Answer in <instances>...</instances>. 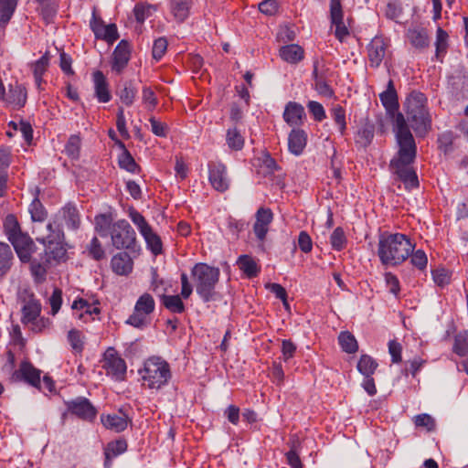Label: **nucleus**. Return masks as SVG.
<instances>
[{
  "label": "nucleus",
  "instance_id": "nucleus-1",
  "mask_svg": "<svg viewBox=\"0 0 468 468\" xmlns=\"http://www.w3.org/2000/svg\"><path fill=\"white\" fill-rule=\"evenodd\" d=\"M379 99L392 122L399 144L398 154L390 162L392 173L406 188L417 187L418 176L411 166L416 157L417 147L404 115L399 112L398 94L392 80H388L386 90L379 94Z\"/></svg>",
  "mask_w": 468,
  "mask_h": 468
},
{
  "label": "nucleus",
  "instance_id": "nucleus-2",
  "mask_svg": "<svg viewBox=\"0 0 468 468\" xmlns=\"http://www.w3.org/2000/svg\"><path fill=\"white\" fill-rule=\"evenodd\" d=\"M415 249V244L403 233L384 232L379 235L378 256L386 266H398L404 262Z\"/></svg>",
  "mask_w": 468,
  "mask_h": 468
},
{
  "label": "nucleus",
  "instance_id": "nucleus-3",
  "mask_svg": "<svg viewBox=\"0 0 468 468\" xmlns=\"http://www.w3.org/2000/svg\"><path fill=\"white\" fill-rule=\"evenodd\" d=\"M427 97L412 91L405 101L407 120L418 136H425L431 127V116L427 108Z\"/></svg>",
  "mask_w": 468,
  "mask_h": 468
},
{
  "label": "nucleus",
  "instance_id": "nucleus-4",
  "mask_svg": "<svg viewBox=\"0 0 468 468\" xmlns=\"http://www.w3.org/2000/svg\"><path fill=\"white\" fill-rule=\"evenodd\" d=\"M196 292L204 303L216 299V285L218 282L220 271L218 268L206 263H197L191 270Z\"/></svg>",
  "mask_w": 468,
  "mask_h": 468
},
{
  "label": "nucleus",
  "instance_id": "nucleus-5",
  "mask_svg": "<svg viewBox=\"0 0 468 468\" xmlns=\"http://www.w3.org/2000/svg\"><path fill=\"white\" fill-rule=\"evenodd\" d=\"M144 385L150 389H160L166 386L172 378L169 364L159 356L148 358L140 372Z\"/></svg>",
  "mask_w": 468,
  "mask_h": 468
},
{
  "label": "nucleus",
  "instance_id": "nucleus-6",
  "mask_svg": "<svg viewBox=\"0 0 468 468\" xmlns=\"http://www.w3.org/2000/svg\"><path fill=\"white\" fill-rule=\"evenodd\" d=\"M47 234H37L36 239L45 247L47 261L60 262L67 259V250L64 245V234L58 225L53 226L48 222L46 225Z\"/></svg>",
  "mask_w": 468,
  "mask_h": 468
},
{
  "label": "nucleus",
  "instance_id": "nucleus-7",
  "mask_svg": "<svg viewBox=\"0 0 468 468\" xmlns=\"http://www.w3.org/2000/svg\"><path fill=\"white\" fill-rule=\"evenodd\" d=\"M155 310L154 297L144 292L135 302L133 311L125 321V324L136 329L144 330L152 324V315Z\"/></svg>",
  "mask_w": 468,
  "mask_h": 468
},
{
  "label": "nucleus",
  "instance_id": "nucleus-8",
  "mask_svg": "<svg viewBox=\"0 0 468 468\" xmlns=\"http://www.w3.org/2000/svg\"><path fill=\"white\" fill-rule=\"evenodd\" d=\"M102 367L106 375L113 381L121 382L125 380L127 365L114 347H108L105 350L102 357Z\"/></svg>",
  "mask_w": 468,
  "mask_h": 468
},
{
  "label": "nucleus",
  "instance_id": "nucleus-9",
  "mask_svg": "<svg viewBox=\"0 0 468 468\" xmlns=\"http://www.w3.org/2000/svg\"><path fill=\"white\" fill-rule=\"evenodd\" d=\"M110 234L112 245L116 249H132L134 246L135 231L125 219L114 222Z\"/></svg>",
  "mask_w": 468,
  "mask_h": 468
},
{
  "label": "nucleus",
  "instance_id": "nucleus-10",
  "mask_svg": "<svg viewBox=\"0 0 468 468\" xmlns=\"http://www.w3.org/2000/svg\"><path fill=\"white\" fill-rule=\"evenodd\" d=\"M71 310L72 316L84 324L96 320L101 314L100 303L97 300L90 302L80 297L73 301Z\"/></svg>",
  "mask_w": 468,
  "mask_h": 468
},
{
  "label": "nucleus",
  "instance_id": "nucleus-11",
  "mask_svg": "<svg viewBox=\"0 0 468 468\" xmlns=\"http://www.w3.org/2000/svg\"><path fill=\"white\" fill-rule=\"evenodd\" d=\"M208 181L211 186L218 191L225 192L230 186V177L227 166L220 161H210L207 164Z\"/></svg>",
  "mask_w": 468,
  "mask_h": 468
},
{
  "label": "nucleus",
  "instance_id": "nucleus-12",
  "mask_svg": "<svg viewBox=\"0 0 468 468\" xmlns=\"http://www.w3.org/2000/svg\"><path fill=\"white\" fill-rule=\"evenodd\" d=\"M90 26L96 38L105 40L109 44H112L119 38L116 25H105L103 20L95 12L92 13Z\"/></svg>",
  "mask_w": 468,
  "mask_h": 468
},
{
  "label": "nucleus",
  "instance_id": "nucleus-13",
  "mask_svg": "<svg viewBox=\"0 0 468 468\" xmlns=\"http://www.w3.org/2000/svg\"><path fill=\"white\" fill-rule=\"evenodd\" d=\"M197 0H166L168 14L176 23L185 22L192 14Z\"/></svg>",
  "mask_w": 468,
  "mask_h": 468
},
{
  "label": "nucleus",
  "instance_id": "nucleus-14",
  "mask_svg": "<svg viewBox=\"0 0 468 468\" xmlns=\"http://www.w3.org/2000/svg\"><path fill=\"white\" fill-rule=\"evenodd\" d=\"M273 220V213L269 207H261L255 214L253 232L260 241H264Z\"/></svg>",
  "mask_w": 468,
  "mask_h": 468
},
{
  "label": "nucleus",
  "instance_id": "nucleus-15",
  "mask_svg": "<svg viewBox=\"0 0 468 468\" xmlns=\"http://www.w3.org/2000/svg\"><path fill=\"white\" fill-rule=\"evenodd\" d=\"M68 410L84 420H93L96 418L97 410L86 398H77L67 403Z\"/></svg>",
  "mask_w": 468,
  "mask_h": 468
},
{
  "label": "nucleus",
  "instance_id": "nucleus-16",
  "mask_svg": "<svg viewBox=\"0 0 468 468\" xmlns=\"http://www.w3.org/2000/svg\"><path fill=\"white\" fill-rule=\"evenodd\" d=\"M40 375L41 371L39 369L34 367L31 363L23 361L19 368L14 372L13 378L16 381H25L35 388L42 389Z\"/></svg>",
  "mask_w": 468,
  "mask_h": 468
},
{
  "label": "nucleus",
  "instance_id": "nucleus-17",
  "mask_svg": "<svg viewBox=\"0 0 468 468\" xmlns=\"http://www.w3.org/2000/svg\"><path fill=\"white\" fill-rule=\"evenodd\" d=\"M330 19L335 27V37L343 42L349 35L347 27L344 24V13L340 0H330Z\"/></svg>",
  "mask_w": 468,
  "mask_h": 468
},
{
  "label": "nucleus",
  "instance_id": "nucleus-18",
  "mask_svg": "<svg viewBox=\"0 0 468 468\" xmlns=\"http://www.w3.org/2000/svg\"><path fill=\"white\" fill-rule=\"evenodd\" d=\"M253 165L258 175L264 178L272 180V176L276 172L280 171V166L276 164V161L267 152H261L253 160Z\"/></svg>",
  "mask_w": 468,
  "mask_h": 468
},
{
  "label": "nucleus",
  "instance_id": "nucleus-19",
  "mask_svg": "<svg viewBox=\"0 0 468 468\" xmlns=\"http://www.w3.org/2000/svg\"><path fill=\"white\" fill-rule=\"evenodd\" d=\"M388 41L382 37H375L367 47V56L372 67H378L384 59Z\"/></svg>",
  "mask_w": 468,
  "mask_h": 468
},
{
  "label": "nucleus",
  "instance_id": "nucleus-20",
  "mask_svg": "<svg viewBox=\"0 0 468 468\" xmlns=\"http://www.w3.org/2000/svg\"><path fill=\"white\" fill-rule=\"evenodd\" d=\"M8 240L13 245L22 262H27L30 261L33 241L28 235L21 231Z\"/></svg>",
  "mask_w": 468,
  "mask_h": 468
},
{
  "label": "nucleus",
  "instance_id": "nucleus-21",
  "mask_svg": "<svg viewBox=\"0 0 468 468\" xmlns=\"http://www.w3.org/2000/svg\"><path fill=\"white\" fill-rule=\"evenodd\" d=\"M284 122L291 127H300L306 118L304 108L295 101H289L282 114Z\"/></svg>",
  "mask_w": 468,
  "mask_h": 468
},
{
  "label": "nucleus",
  "instance_id": "nucleus-22",
  "mask_svg": "<svg viewBox=\"0 0 468 468\" xmlns=\"http://www.w3.org/2000/svg\"><path fill=\"white\" fill-rule=\"evenodd\" d=\"M130 46L125 40H122L115 48L112 54V69L121 73L130 60Z\"/></svg>",
  "mask_w": 468,
  "mask_h": 468
},
{
  "label": "nucleus",
  "instance_id": "nucleus-23",
  "mask_svg": "<svg viewBox=\"0 0 468 468\" xmlns=\"http://www.w3.org/2000/svg\"><path fill=\"white\" fill-rule=\"evenodd\" d=\"M27 93L26 88L18 83L10 85L8 93L5 95L4 101L7 103L13 110H20L27 102Z\"/></svg>",
  "mask_w": 468,
  "mask_h": 468
},
{
  "label": "nucleus",
  "instance_id": "nucleus-24",
  "mask_svg": "<svg viewBox=\"0 0 468 468\" xmlns=\"http://www.w3.org/2000/svg\"><path fill=\"white\" fill-rule=\"evenodd\" d=\"M101 421L106 429L112 430L115 432H122L127 428L129 420L124 412L119 411L110 414H102L101 416Z\"/></svg>",
  "mask_w": 468,
  "mask_h": 468
},
{
  "label": "nucleus",
  "instance_id": "nucleus-25",
  "mask_svg": "<svg viewBox=\"0 0 468 468\" xmlns=\"http://www.w3.org/2000/svg\"><path fill=\"white\" fill-rule=\"evenodd\" d=\"M111 267L115 274L127 276L133 271V261L127 252H119L112 256Z\"/></svg>",
  "mask_w": 468,
  "mask_h": 468
},
{
  "label": "nucleus",
  "instance_id": "nucleus-26",
  "mask_svg": "<svg viewBox=\"0 0 468 468\" xmlns=\"http://www.w3.org/2000/svg\"><path fill=\"white\" fill-rule=\"evenodd\" d=\"M95 97L100 102H109L112 99V94L109 90V83L104 74L97 70L92 75Z\"/></svg>",
  "mask_w": 468,
  "mask_h": 468
},
{
  "label": "nucleus",
  "instance_id": "nucleus-27",
  "mask_svg": "<svg viewBox=\"0 0 468 468\" xmlns=\"http://www.w3.org/2000/svg\"><path fill=\"white\" fill-rule=\"evenodd\" d=\"M307 144V133L302 129L293 128L288 136V148L290 153L300 155Z\"/></svg>",
  "mask_w": 468,
  "mask_h": 468
},
{
  "label": "nucleus",
  "instance_id": "nucleus-28",
  "mask_svg": "<svg viewBox=\"0 0 468 468\" xmlns=\"http://www.w3.org/2000/svg\"><path fill=\"white\" fill-rule=\"evenodd\" d=\"M406 36L410 43L417 49L422 50L429 47L430 38L427 30L423 27L409 28Z\"/></svg>",
  "mask_w": 468,
  "mask_h": 468
},
{
  "label": "nucleus",
  "instance_id": "nucleus-29",
  "mask_svg": "<svg viewBox=\"0 0 468 468\" xmlns=\"http://www.w3.org/2000/svg\"><path fill=\"white\" fill-rule=\"evenodd\" d=\"M282 60L290 64H297L304 58L303 48L297 44H289L282 46L279 50Z\"/></svg>",
  "mask_w": 468,
  "mask_h": 468
},
{
  "label": "nucleus",
  "instance_id": "nucleus-30",
  "mask_svg": "<svg viewBox=\"0 0 468 468\" xmlns=\"http://www.w3.org/2000/svg\"><path fill=\"white\" fill-rule=\"evenodd\" d=\"M42 306L38 300L35 298L29 299L22 307L21 322L24 325L34 322L41 314Z\"/></svg>",
  "mask_w": 468,
  "mask_h": 468
},
{
  "label": "nucleus",
  "instance_id": "nucleus-31",
  "mask_svg": "<svg viewBox=\"0 0 468 468\" xmlns=\"http://www.w3.org/2000/svg\"><path fill=\"white\" fill-rule=\"evenodd\" d=\"M237 265L247 278L257 277L261 271V268L257 261L250 255H240L237 260Z\"/></svg>",
  "mask_w": 468,
  "mask_h": 468
},
{
  "label": "nucleus",
  "instance_id": "nucleus-32",
  "mask_svg": "<svg viewBox=\"0 0 468 468\" xmlns=\"http://www.w3.org/2000/svg\"><path fill=\"white\" fill-rule=\"evenodd\" d=\"M117 145L122 149V153L119 155L118 159L120 167L133 174L139 173L140 167L130 152L125 148L124 144L117 141Z\"/></svg>",
  "mask_w": 468,
  "mask_h": 468
},
{
  "label": "nucleus",
  "instance_id": "nucleus-33",
  "mask_svg": "<svg viewBox=\"0 0 468 468\" xmlns=\"http://www.w3.org/2000/svg\"><path fill=\"white\" fill-rule=\"evenodd\" d=\"M313 77L317 92L324 97L331 98L334 95V91L327 84L324 74L319 71L317 62L314 64Z\"/></svg>",
  "mask_w": 468,
  "mask_h": 468
},
{
  "label": "nucleus",
  "instance_id": "nucleus-34",
  "mask_svg": "<svg viewBox=\"0 0 468 468\" xmlns=\"http://www.w3.org/2000/svg\"><path fill=\"white\" fill-rule=\"evenodd\" d=\"M13 259L14 255L10 246L5 242H0V278L9 271Z\"/></svg>",
  "mask_w": 468,
  "mask_h": 468
},
{
  "label": "nucleus",
  "instance_id": "nucleus-35",
  "mask_svg": "<svg viewBox=\"0 0 468 468\" xmlns=\"http://www.w3.org/2000/svg\"><path fill=\"white\" fill-rule=\"evenodd\" d=\"M374 125L368 122L363 123L358 129L356 135V144L367 147L368 146L374 137Z\"/></svg>",
  "mask_w": 468,
  "mask_h": 468
},
{
  "label": "nucleus",
  "instance_id": "nucleus-36",
  "mask_svg": "<svg viewBox=\"0 0 468 468\" xmlns=\"http://www.w3.org/2000/svg\"><path fill=\"white\" fill-rule=\"evenodd\" d=\"M338 343L342 350L348 354H354L358 350V344L349 331H343L338 335Z\"/></svg>",
  "mask_w": 468,
  "mask_h": 468
},
{
  "label": "nucleus",
  "instance_id": "nucleus-37",
  "mask_svg": "<svg viewBox=\"0 0 468 468\" xmlns=\"http://www.w3.org/2000/svg\"><path fill=\"white\" fill-rule=\"evenodd\" d=\"M162 304L174 314H182L185 312V304L180 295H165L161 296Z\"/></svg>",
  "mask_w": 468,
  "mask_h": 468
},
{
  "label": "nucleus",
  "instance_id": "nucleus-38",
  "mask_svg": "<svg viewBox=\"0 0 468 468\" xmlns=\"http://www.w3.org/2000/svg\"><path fill=\"white\" fill-rule=\"evenodd\" d=\"M95 229L102 237H106L112 231L113 217L112 213L100 214L95 217Z\"/></svg>",
  "mask_w": 468,
  "mask_h": 468
},
{
  "label": "nucleus",
  "instance_id": "nucleus-39",
  "mask_svg": "<svg viewBox=\"0 0 468 468\" xmlns=\"http://www.w3.org/2000/svg\"><path fill=\"white\" fill-rule=\"evenodd\" d=\"M17 0H0V27H5L10 21L16 7Z\"/></svg>",
  "mask_w": 468,
  "mask_h": 468
},
{
  "label": "nucleus",
  "instance_id": "nucleus-40",
  "mask_svg": "<svg viewBox=\"0 0 468 468\" xmlns=\"http://www.w3.org/2000/svg\"><path fill=\"white\" fill-rule=\"evenodd\" d=\"M378 364L368 355H362L357 362L356 368L364 377L373 376Z\"/></svg>",
  "mask_w": 468,
  "mask_h": 468
},
{
  "label": "nucleus",
  "instance_id": "nucleus-41",
  "mask_svg": "<svg viewBox=\"0 0 468 468\" xmlns=\"http://www.w3.org/2000/svg\"><path fill=\"white\" fill-rule=\"evenodd\" d=\"M144 237L147 249L154 254L159 255L163 251V243L160 237L153 231L152 228L145 232V234H142Z\"/></svg>",
  "mask_w": 468,
  "mask_h": 468
},
{
  "label": "nucleus",
  "instance_id": "nucleus-42",
  "mask_svg": "<svg viewBox=\"0 0 468 468\" xmlns=\"http://www.w3.org/2000/svg\"><path fill=\"white\" fill-rule=\"evenodd\" d=\"M59 213L65 218V223L69 229H76L80 223V213L76 207H62Z\"/></svg>",
  "mask_w": 468,
  "mask_h": 468
},
{
  "label": "nucleus",
  "instance_id": "nucleus-43",
  "mask_svg": "<svg viewBox=\"0 0 468 468\" xmlns=\"http://www.w3.org/2000/svg\"><path fill=\"white\" fill-rule=\"evenodd\" d=\"M68 342L76 354H80L84 349V335L78 329H70L67 335Z\"/></svg>",
  "mask_w": 468,
  "mask_h": 468
},
{
  "label": "nucleus",
  "instance_id": "nucleus-44",
  "mask_svg": "<svg viewBox=\"0 0 468 468\" xmlns=\"http://www.w3.org/2000/svg\"><path fill=\"white\" fill-rule=\"evenodd\" d=\"M49 63L48 54L46 53L38 60L32 64V70L37 86L39 88L42 82V76L46 72Z\"/></svg>",
  "mask_w": 468,
  "mask_h": 468
},
{
  "label": "nucleus",
  "instance_id": "nucleus-45",
  "mask_svg": "<svg viewBox=\"0 0 468 468\" xmlns=\"http://www.w3.org/2000/svg\"><path fill=\"white\" fill-rule=\"evenodd\" d=\"M452 351L459 356H465L468 354V331L459 332L454 336Z\"/></svg>",
  "mask_w": 468,
  "mask_h": 468
},
{
  "label": "nucleus",
  "instance_id": "nucleus-46",
  "mask_svg": "<svg viewBox=\"0 0 468 468\" xmlns=\"http://www.w3.org/2000/svg\"><path fill=\"white\" fill-rule=\"evenodd\" d=\"M226 141L228 146L235 151L240 150L244 145V137L241 135L237 127L228 129Z\"/></svg>",
  "mask_w": 468,
  "mask_h": 468
},
{
  "label": "nucleus",
  "instance_id": "nucleus-47",
  "mask_svg": "<svg viewBox=\"0 0 468 468\" xmlns=\"http://www.w3.org/2000/svg\"><path fill=\"white\" fill-rule=\"evenodd\" d=\"M438 147L445 155L451 154L454 151V136L452 133L446 132L440 134Z\"/></svg>",
  "mask_w": 468,
  "mask_h": 468
},
{
  "label": "nucleus",
  "instance_id": "nucleus-48",
  "mask_svg": "<svg viewBox=\"0 0 468 468\" xmlns=\"http://www.w3.org/2000/svg\"><path fill=\"white\" fill-rule=\"evenodd\" d=\"M127 441L123 439L110 441L104 450V455H110L113 458L122 454L127 451Z\"/></svg>",
  "mask_w": 468,
  "mask_h": 468
},
{
  "label": "nucleus",
  "instance_id": "nucleus-49",
  "mask_svg": "<svg viewBox=\"0 0 468 468\" xmlns=\"http://www.w3.org/2000/svg\"><path fill=\"white\" fill-rule=\"evenodd\" d=\"M80 145L81 139L80 135H70L65 146L67 155L72 159H78L80 157Z\"/></svg>",
  "mask_w": 468,
  "mask_h": 468
},
{
  "label": "nucleus",
  "instance_id": "nucleus-50",
  "mask_svg": "<svg viewBox=\"0 0 468 468\" xmlns=\"http://www.w3.org/2000/svg\"><path fill=\"white\" fill-rule=\"evenodd\" d=\"M347 239L342 228H336L330 236V244L336 250H342L346 245Z\"/></svg>",
  "mask_w": 468,
  "mask_h": 468
},
{
  "label": "nucleus",
  "instance_id": "nucleus-51",
  "mask_svg": "<svg viewBox=\"0 0 468 468\" xmlns=\"http://www.w3.org/2000/svg\"><path fill=\"white\" fill-rule=\"evenodd\" d=\"M448 34L442 28L439 27L436 34V58L441 59L446 53L448 48Z\"/></svg>",
  "mask_w": 468,
  "mask_h": 468
},
{
  "label": "nucleus",
  "instance_id": "nucleus-52",
  "mask_svg": "<svg viewBox=\"0 0 468 468\" xmlns=\"http://www.w3.org/2000/svg\"><path fill=\"white\" fill-rule=\"evenodd\" d=\"M118 96L122 103L131 106L136 96V90L131 83H126L122 89L118 91Z\"/></svg>",
  "mask_w": 468,
  "mask_h": 468
},
{
  "label": "nucleus",
  "instance_id": "nucleus-53",
  "mask_svg": "<svg viewBox=\"0 0 468 468\" xmlns=\"http://www.w3.org/2000/svg\"><path fill=\"white\" fill-rule=\"evenodd\" d=\"M87 250L89 256L95 261H101L105 257V250L101 241L96 237L91 239L90 244L87 246Z\"/></svg>",
  "mask_w": 468,
  "mask_h": 468
},
{
  "label": "nucleus",
  "instance_id": "nucleus-54",
  "mask_svg": "<svg viewBox=\"0 0 468 468\" xmlns=\"http://www.w3.org/2000/svg\"><path fill=\"white\" fill-rule=\"evenodd\" d=\"M4 229L8 239L21 232L19 224L13 215H8L4 220Z\"/></svg>",
  "mask_w": 468,
  "mask_h": 468
},
{
  "label": "nucleus",
  "instance_id": "nucleus-55",
  "mask_svg": "<svg viewBox=\"0 0 468 468\" xmlns=\"http://www.w3.org/2000/svg\"><path fill=\"white\" fill-rule=\"evenodd\" d=\"M30 271L36 283H42L46 280L47 268L42 263L33 261L30 264Z\"/></svg>",
  "mask_w": 468,
  "mask_h": 468
},
{
  "label": "nucleus",
  "instance_id": "nucleus-56",
  "mask_svg": "<svg viewBox=\"0 0 468 468\" xmlns=\"http://www.w3.org/2000/svg\"><path fill=\"white\" fill-rule=\"evenodd\" d=\"M410 262L411 264L419 269L420 271H423L426 269L428 264V258L424 250H413L410 253Z\"/></svg>",
  "mask_w": 468,
  "mask_h": 468
},
{
  "label": "nucleus",
  "instance_id": "nucleus-57",
  "mask_svg": "<svg viewBox=\"0 0 468 468\" xmlns=\"http://www.w3.org/2000/svg\"><path fill=\"white\" fill-rule=\"evenodd\" d=\"M48 303L50 304V314L55 316L60 310L62 305V291L59 288H55L52 294L48 298Z\"/></svg>",
  "mask_w": 468,
  "mask_h": 468
},
{
  "label": "nucleus",
  "instance_id": "nucleus-58",
  "mask_svg": "<svg viewBox=\"0 0 468 468\" xmlns=\"http://www.w3.org/2000/svg\"><path fill=\"white\" fill-rule=\"evenodd\" d=\"M384 279L389 292L398 297L400 292V284L398 277L388 271L384 274Z\"/></svg>",
  "mask_w": 468,
  "mask_h": 468
},
{
  "label": "nucleus",
  "instance_id": "nucleus-59",
  "mask_svg": "<svg viewBox=\"0 0 468 468\" xmlns=\"http://www.w3.org/2000/svg\"><path fill=\"white\" fill-rule=\"evenodd\" d=\"M52 322L49 318L38 316L34 322L29 323L27 327L34 333H41L51 325Z\"/></svg>",
  "mask_w": 468,
  "mask_h": 468
},
{
  "label": "nucleus",
  "instance_id": "nucleus-60",
  "mask_svg": "<svg viewBox=\"0 0 468 468\" xmlns=\"http://www.w3.org/2000/svg\"><path fill=\"white\" fill-rule=\"evenodd\" d=\"M130 218L133 224L137 227L141 235L145 234V232L151 229L145 218L136 210L131 209Z\"/></svg>",
  "mask_w": 468,
  "mask_h": 468
},
{
  "label": "nucleus",
  "instance_id": "nucleus-61",
  "mask_svg": "<svg viewBox=\"0 0 468 468\" xmlns=\"http://www.w3.org/2000/svg\"><path fill=\"white\" fill-rule=\"evenodd\" d=\"M142 101L147 110L153 111L157 105V98L154 90L149 87H144L142 91Z\"/></svg>",
  "mask_w": 468,
  "mask_h": 468
},
{
  "label": "nucleus",
  "instance_id": "nucleus-62",
  "mask_svg": "<svg viewBox=\"0 0 468 468\" xmlns=\"http://www.w3.org/2000/svg\"><path fill=\"white\" fill-rule=\"evenodd\" d=\"M307 108L317 122H321L326 117L325 111L320 102L310 101L307 103Z\"/></svg>",
  "mask_w": 468,
  "mask_h": 468
},
{
  "label": "nucleus",
  "instance_id": "nucleus-63",
  "mask_svg": "<svg viewBox=\"0 0 468 468\" xmlns=\"http://www.w3.org/2000/svg\"><path fill=\"white\" fill-rule=\"evenodd\" d=\"M432 278L434 282L441 287H444L451 282V274L445 269H437L432 271Z\"/></svg>",
  "mask_w": 468,
  "mask_h": 468
},
{
  "label": "nucleus",
  "instance_id": "nucleus-64",
  "mask_svg": "<svg viewBox=\"0 0 468 468\" xmlns=\"http://www.w3.org/2000/svg\"><path fill=\"white\" fill-rule=\"evenodd\" d=\"M167 49V40L165 37L156 39L153 46V58L155 60H160Z\"/></svg>",
  "mask_w": 468,
  "mask_h": 468
}]
</instances>
